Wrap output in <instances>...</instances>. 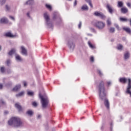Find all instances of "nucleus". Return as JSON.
<instances>
[{"label": "nucleus", "instance_id": "412c9836", "mask_svg": "<svg viewBox=\"0 0 131 131\" xmlns=\"http://www.w3.org/2000/svg\"><path fill=\"white\" fill-rule=\"evenodd\" d=\"M16 53V49H12L9 52V55L10 56H12L13 54H15Z\"/></svg>", "mask_w": 131, "mask_h": 131}, {"label": "nucleus", "instance_id": "72a5a7b5", "mask_svg": "<svg viewBox=\"0 0 131 131\" xmlns=\"http://www.w3.org/2000/svg\"><path fill=\"white\" fill-rule=\"evenodd\" d=\"M32 105H33V106H34V107H37V103H36V102L34 101L32 103Z\"/></svg>", "mask_w": 131, "mask_h": 131}, {"label": "nucleus", "instance_id": "09e8293b", "mask_svg": "<svg viewBox=\"0 0 131 131\" xmlns=\"http://www.w3.org/2000/svg\"><path fill=\"white\" fill-rule=\"evenodd\" d=\"M3 84L0 83V90H2V89H3Z\"/></svg>", "mask_w": 131, "mask_h": 131}, {"label": "nucleus", "instance_id": "bf43d9fd", "mask_svg": "<svg viewBox=\"0 0 131 131\" xmlns=\"http://www.w3.org/2000/svg\"><path fill=\"white\" fill-rule=\"evenodd\" d=\"M2 103H3V104H5V102H4V101H2Z\"/></svg>", "mask_w": 131, "mask_h": 131}, {"label": "nucleus", "instance_id": "f704fd0d", "mask_svg": "<svg viewBox=\"0 0 131 131\" xmlns=\"http://www.w3.org/2000/svg\"><path fill=\"white\" fill-rule=\"evenodd\" d=\"M114 26H115L117 28V29L118 30H119V26L117 24H115Z\"/></svg>", "mask_w": 131, "mask_h": 131}, {"label": "nucleus", "instance_id": "423d86ee", "mask_svg": "<svg viewBox=\"0 0 131 131\" xmlns=\"http://www.w3.org/2000/svg\"><path fill=\"white\" fill-rule=\"evenodd\" d=\"M94 26L96 28H98V29L102 30V29H104V28H105V25L103 21H97L95 23Z\"/></svg>", "mask_w": 131, "mask_h": 131}, {"label": "nucleus", "instance_id": "58836bf2", "mask_svg": "<svg viewBox=\"0 0 131 131\" xmlns=\"http://www.w3.org/2000/svg\"><path fill=\"white\" fill-rule=\"evenodd\" d=\"M23 83H24V86L25 87L27 86V82H26V81H24V82H23Z\"/></svg>", "mask_w": 131, "mask_h": 131}, {"label": "nucleus", "instance_id": "a878e982", "mask_svg": "<svg viewBox=\"0 0 131 131\" xmlns=\"http://www.w3.org/2000/svg\"><path fill=\"white\" fill-rule=\"evenodd\" d=\"M123 29L126 31L127 33H130L131 30L129 28H123Z\"/></svg>", "mask_w": 131, "mask_h": 131}, {"label": "nucleus", "instance_id": "4d7b16f0", "mask_svg": "<svg viewBox=\"0 0 131 131\" xmlns=\"http://www.w3.org/2000/svg\"><path fill=\"white\" fill-rule=\"evenodd\" d=\"M2 50V47L0 46V51Z\"/></svg>", "mask_w": 131, "mask_h": 131}, {"label": "nucleus", "instance_id": "13d9d810", "mask_svg": "<svg viewBox=\"0 0 131 131\" xmlns=\"http://www.w3.org/2000/svg\"><path fill=\"white\" fill-rule=\"evenodd\" d=\"M10 85H12V82H10Z\"/></svg>", "mask_w": 131, "mask_h": 131}, {"label": "nucleus", "instance_id": "9d476101", "mask_svg": "<svg viewBox=\"0 0 131 131\" xmlns=\"http://www.w3.org/2000/svg\"><path fill=\"white\" fill-rule=\"evenodd\" d=\"M129 57H130V53H129L128 51L125 52L124 54V60H125V61L128 60Z\"/></svg>", "mask_w": 131, "mask_h": 131}, {"label": "nucleus", "instance_id": "b1692460", "mask_svg": "<svg viewBox=\"0 0 131 131\" xmlns=\"http://www.w3.org/2000/svg\"><path fill=\"white\" fill-rule=\"evenodd\" d=\"M88 45L90 47V48H91V49H96V47L94 45H93V44H92V43L91 42V41H88Z\"/></svg>", "mask_w": 131, "mask_h": 131}, {"label": "nucleus", "instance_id": "c756f323", "mask_svg": "<svg viewBox=\"0 0 131 131\" xmlns=\"http://www.w3.org/2000/svg\"><path fill=\"white\" fill-rule=\"evenodd\" d=\"M120 21H122L123 22H125V21H127V18L120 17Z\"/></svg>", "mask_w": 131, "mask_h": 131}, {"label": "nucleus", "instance_id": "79ce46f5", "mask_svg": "<svg viewBox=\"0 0 131 131\" xmlns=\"http://www.w3.org/2000/svg\"><path fill=\"white\" fill-rule=\"evenodd\" d=\"M90 60L91 61V62H94V57L92 56V57L90 58Z\"/></svg>", "mask_w": 131, "mask_h": 131}, {"label": "nucleus", "instance_id": "473e14b6", "mask_svg": "<svg viewBox=\"0 0 131 131\" xmlns=\"http://www.w3.org/2000/svg\"><path fill=\"white\" fill-rule=\"evenodd\" d=\"M1 72L2 73H4V72H5V67H2L1 68Z\"/></svg>", "mask_w": 131, "mask_h": 131}, {"label": "nucleus", "instance_id": "f8f14e48", "mask_svg": "<svg viewBox=\"0 0 131 131\" xmlns=\"http://www.w3.org/2000/svg\"><path fill=\"white\" fill-rule=\"evenodd\" d=\"M15 60L17 62H21V61H23L22 57L18 54L15 55Z\"/></svg>", "mask_w": 131, "mask_h": 131}, {"label": "nucleus", "instance_id": "aec40b11", "mask_svg": "<svg viewBox=\"0 0 131 131\" xmlns=\"http://www.w3.org/2000/svg\"><path fill=\"white\" fill-rule=\"evenodd\" d=\"M25 92L24 91H22L20 93L16 95V98H19V97H22V96H24Z\"/></svg>", "mask_w": 131, "mask_h": 131}, {"label": "nucleus", "instance_id": "1a4fd4ad", "mask_svg": "<svg viewBox=\"0 0 131 131\" xmlns=\"http://www.w3.org/2000/svg\"><path fill=\"white\" fill-rule=\"evenodd\" d=\"M20 50L21 54L22 55H24V56H27V50L25 49V47H24V46H21Z\"/></svg>", "mask_w": 131, "mask_h": 131}, {"label": "nucleus", "instance_id": "4c0bfd02", "mask_svg": "<svg viewBox=\"0 0 131 131\" xmlns=\"http://www.w3.org/2000/svg\"><path fill=\"white\" fill-rule=\"evenodd\" d=\"M81 25H82L81 21H80L78 25V28H81Z\"/></svg>", "mask_w": 131, "mask_h": 131}, {"label": "nucleus", "instance_id": "7c9ffc66", "mask_svg": "<svg viewBox=\"0 0 131 131\" xmlns=\"http://www.w3.org/2000/svg\"><path fill=\"white\" fill-rule=\"evenodd\" d=\"M0 4L1 6L5 5V4H6V0H1Z\"/></svg>", "mask_w": 131, "mask_h": 131}, {"label": "nucleus", "instance_id": "c9c22d12", "mask_svg": "<svg viewBox=\"0 0 131 131\" xmlns=\"http://www.w3.org/2000/svg\"><path fill=\"white\" fill-rule=\"evenodd\" d=\"M89 29H90V30H91V31H92V32H96V30H95V29H94L93 28H90Z\"/></svg>", "mask_w": 131, "mask_h": 131}, {"label": "nucleus", "instance_id": "4be33fe9", "mask_svg": "<svg viewBox=\"0 0 131 131\" xmlns=\"http://www.w3.org/2000/svg\"><path fill=\"white\" fill-rule=\"evenodd\" d=\"M117 6L118 7V8H122L123 7V2L121 1H119L118 2Z\"/></svg>", "mask_w": 131, "mask_h": 131}, {"label": "nucleus", "instance_id": "20e7f679", "mask_svg": "<svg viewBox=\"0 0 131 131\" xmlns=\"http://www.w3.org/2000/svg\"><path fill=\"white\" fill-rule=\"evenodd\" d=\"M39 97L41 99V103L42 105V108H46L48 107L49 105V98L46 96H42L41 94H39Z\"/></svg>", "mask_w": 131, "mask_h": 131}, {"label": "nucleus", "instance_id": "393cba45", "mask_svg": "<svg viewBox=\"0 0 131 131\" xmlns=\"http://www.w3.org/2000/svg\"><path fill=\"white\" fill-rule=\"evenodd\" d=\"M109 32L110 33H114L115 32V28H114L113 27L110 28Z\"/></svg>", "mask_w": 131, "mask_h": 131}, {"label": "nucleus", "instance_id": "a18cd8bd", "mask_svg": "<svg viewBox=\"0 0 131 131\" xmlns=\"http://www.w3.org/2000/svg\"><path fill=\"white\" fill-rule=\"evenodd\" d=\"M127 6L129 8H131V4L129 3H127Z\"/></svg>", "mask_w": 131, "mask_h": 131}, {"label": "nucleus", "instance_id": "6ab92c4d", "mask_svg": "<svg viewBox=\"0 0 131 131\" xmlns=\"http://www.w3.org/2000/svg\"><path fill=\"white\" fill-rule=\"evenodd\" d=\"M15 107L18 109V111H22V107H21V105L19 103H16L15 105Z\"/></svg>", "mask_w": 131, "mask_h": 131}, {"label": "nucleus", "instance_id": "c03bdc74", "mask_svg": "<svg viewBox=\"0 0 131 131\" xmlns=\"http://www.w3.org/2000/svg\"><path fill=\"white\" fill-rule=\"evenodd\" d=\"M40 118H41V115H37V119H40Z\"/></svg>", "mask_w": 131, "mask_h": 131}, {"label": "nucleus", "instance_id": "5701e85b", "mask_svg": "<svg viewBox=\"0 0 131 131\" xmlns=\"http://www.w3.org/2000/svg\"><path fill=\"white\" fill-rule=\"evenodd\" d=\"M27 114H28L29 116H32V115H33L34 114V113H33V111L31 110H29L27 112Z\"/></svg>", "mask_w": 131, "mask_h": 131}, {"label": "nucleus", "instance_id": "ddd939ff", "mask_svg": "<svg viewBox=\"0 0 131 131\" xmlns=\"http://www.w3.org/2000/svg\"><path fill=\"white\" fill-rule=\"evenodd\" d=\"M121 12L122 14H126V13L128 12V9H127L126 7H124L121 9Z\"/></svg>", "mask_w": 131, "mask_h": 131}, {"label": "nucleus", "instance_id": "37998d69", "mask_svg": "<svg viewBox=\"0 0 131 131\" xmlns=\"http://www.w3.org/2000/svg\"><path fill=\"white\" fill-rule=\"evenodd\" d=\"M9 18H10V19H11V20H13V21H15V18L14 17L10 16Z\"/></svg>", "mask_w": 131, "mask_h": 131}, {"label": "nucleus", "instance_id": "dca6fc26", "mask_svg": "<svg viewBox=\"0 0 131 131\" xmlns=\"http://www.w3.org/2000/svg\"><path fill=\"white\" fill-rule=\"evenodd\" d=\"M34 4V0H28L25 5H32Z\"/></svg>", "mask_w": 131, "mask_h": 131}, {"label": "nucleus", "instance_id": "9b49d317", "mask_svg": "<svg viewBox=\"0 0 131 131\" xmlns=\"http://www.w3.org/2000/svg\"><path fill=\"white\" fill-rule=\"evenodd\" d=\"M106 8L108 10V11L110 14H113V12H114V10H113V8L110 5L107 4L106 5Z\"/></svg>", "mask_w": 131, "mask_h": 131}, {"label": "nucleus", "instance_id": "6e6552de", "mask_svg": "<svg viewBox=\"0 0 131 131\" xmlns=\"http://www.w3.org/2000/svg\"><path fill=\"white\" fill-rule=\"evenodd\" d=\"M94 15L96 16V17L101 18V19H105L106 18V16L102 12L96 11L94 12Z\"/></svg>", "mask_w": 131, "mask_h": 131}, {"label": "nucleus", "instance_id": "4468645a", "mask_svg": "<svg viewBox=\"0 0 131 131\" xmlns=\"http://www.w3.org/2000/svg\"><path fill=\"white\" fill-rule=\"evenodd\" d=\"M0 23H8V18L6 17H2L0 19Z\"/></svg>", "mask_w": 131, "mask_h": 131}, {"label": "nucleus", "instance_id": "2f4dec72", "mask_svg": "<svg viewBox=\"0 0 131 131\" xmlns=\"http://www.w3.org/2000/svg\"><path fill=\"white\" fill-rule=\"evenodd\" d=\"M46 7L47 9H49V10H52V6H51V5L46 4Z\"/></svg>", "mask_w": 131, "mask_h": 131}, {"label": "nucleus", "instance_id": "f3484780", "mask_svg": "<svg viewBox=\"0 0 131 131\" xmlns=\"http://www.w3.org/2000/svg\"><path fill=\"white\" fill-rule=\"evenodd\" d=\"M6 36H8V37H16V36L13 35L11 32L6 33Z\"/></svg>", "mask_w": 131, "mask_h": 131}, {"label": "nucleus", "instance_id": "f03ea898", "mask_svg": "<svg viewBox=\"0 0 131 131\" xmlns=\"http://www.w3.org/2000/svg\"><path fill=\"white\" fill-rule=\"evenodd\" d=\"M8 124L9 125H12V126H15V127H20V126H22V121H21L20 118L14 117L8 121Z\"/></svg>", "mask_w": 131, "mask_h": 131}, {"label": "nucleus", "instance_id": "39448f33", "mask_svg": "<svg viewBox=\"0 0 131 131\" xmlns=\"http://www.w3.org/2000/svg\"><path fill=\"white\" fill-rule=\"evenodd\" d=\"M44 18L48 28H52V27H53V25L50 21V16L49 14L48 13H44Z\"/></svg>", "mask_w": 131, "mask_h": 131}, {"label": "nucleus", "instance_id": "a211bd4d", "mask_svg": "<svg viewBox=\"0 0 131 131\" xmlns=\"http://www.w3.org/2000/svg\"><path fill=\"white\" fill-rule=\"evenodd\" d=\"M81 10H82L83 11H88L89 7L87 6L86 5H84L82 6Z\"/></svg>", "mask_w": 131, "mask_h": 131}, {"label": "nucleus", "instance_id": "0eeeda50", "mask_svg": "<svg viewBox=\"0 0 131 131\" xmlns=\"http://www.w3.org/2000/svg\"><path fill=\"white\" fill-rule=\"evenodd\" d=\"M67 46L69 47L71 51H73L75 48V43L73 42L72 40H69L68 42Z\"/></svg>", "mask_w": 131, "mask_h": 131}, {"label": "nucleus", "instance_id": "bb28decb", "mask_svg": "<svg viewBox=\"0 0 131 131\" xmlns=\"http://www.w3.org/2000/svg\"><path fill=\"white\" fill-rule=\"evenodd\" d=\"M117 49L119 51L123 50V46L121 45V44H119L117 47Z\"/></svg>", "mask_w": 131, "mask_h": 131}, {"label": "nucleus", "instance_id": "ea45409f", "mask_svg": "<svg viewBox=\"0 0 131 131\" xmlns=\"http://www.w3.org/2000/svg\"><path fill=\"white\" fill-rule=\"evenodd\" d=\"M77 5V1L75 0L74 3V7H75Z\"/></svg>", "mask_w": 131, "mask_h": 131}, {"label": "nucleus", "instance_id": "6e6d98bb", "mask_svg": "<svg viewBox=\"0 0 131 131\" xmlns=\"http://www.w3.org/2000/svg\"><path fill=\"white\" fill-rule=\"evenodd\" d=\"M130 25L131 26V19H130Z\"/></svg>", "mask_w": 131, "mask_h": 131}, {"label": "nucleus", "instance_id": "7ed1b4c3", "mask_svg": "<svg viewBox=\"0 0 131 131\" xmlns=\"http://www.w3.org/2000/svg\"><path fill=\"white\" fill-rule=\"evenodd\" d=\"M127 80L128 85L126 88V93H127L128 95H129L131 98V79H126V78H120L119 79L120 82H122V83H126Z\"/></svg>", "mask_w": 131, "mask_h": 131}, {"label": "nucleus", "instance_id": "a19ab883", "mask_svg": "<svg viewBox=\"0 0 131 131\" xmlns=\"http://www.w3.org/2000/svg\"><path fill=\"white\" fill-rule=\"evenodd\" d=\"M6 9L7 10V11H9V10H10V6L8 5H6Z\"/></svg>", "mask_w": 131, "mask_h": 131}, {"label": "nucleus", "instance_id": "2eb2a0df", "mask_svg": "<svg viewBox=\"0 0 131 131\" xmlns=\"http://www.w3.org/2000/svg\"><path fill=\"white\" fill-rule=\"evenodd\" d=\"M19 89H21V84H18L13 89V91H14V92H17Z\"/></svg>", "mask_w": 131, "mask_h": 131}, {"label": "nucleus", "instance_id": "603ef678", "mask_svg": "<svg viewBox=\"0 0 131 131\" xmlns=\"http://www.w3.org/2000/svg\"><path fill=\"white\" fill-rule=\"evenodd\" d=\"M85 1L88 3L91 2V0H85Z\"/></svg>", "mask_w": 131, "mask_h": 131}, {"label": "nucleus", "instance_id": "de8ad7c7", "mask_svg": "<svg viewBox=\"0 0 131 131\" xmlns=\"http://www.w3.org/2000/svg\"><path fill=\"white\" fill-rule=\"evenodd\" d=\"M27 15L28 16V17H29V18H30V13H29V12H28L27 13Z\"/></svg>", "mask_w": 131, "mask_h": 131}, {"label": "nucleus", "instance_id": "e433bc0d", "mask_svg": "<svg viewBox=\"0 0 131 131\" xmlns=\"http://www.w3.org/2000/svg\"><path fill=\"white\" fill-rule=\"evenodd\" d=\"M10 64H11V60H7V65H8V66H9L10 65Z\"/></svg>", "mask_w": 131, "mask_h": 131}, {"label": "nucleus", "instance_id": "49530a36", "mask_svg": "<svg viewBox=\"0 0 131 131\" xmlns=\"http://www.w3.org/2000/svg\"><path fill=\"white\" fill-rule=\"evenodd\" d=\"M88 4H89V5L90 6L91 8H93V4H92V3L89 2Z\"/></svg>", "mask_w": 131, "mask_h": 131}, {"label": "nucleus", "instance_id": "c85d7f7f", "mask_svg": "<svg viewBox=\"0 0 131 131\" xmlns=\"http://www.w3.org/2000/svg\"><path fill=\"white\" fill-rule=\"evenodd\" d=\"M107 25L108 26H110V25H111V19H110V18H108V19L107 20Z\"/></svg>", "mask_w": 131, "mask_h": 131}, {"label": "nucleus", "instance_id": "5fc2aeb1", "mask_svg": "<svg viewBox=\"0 0 131 131\" xmlns=\"http://www.w3.org/2000/svg\"><path fill=\"white\" fill-rule=\"evenodd\" d=\"M9 113V112H8V111H5V112H4V114H8Z\"/></svg>", "mask_w": 131, "mask_h": 131}, {"label": "nucleus", "instance_id": "8fccbe9b", "mask_svg": "<svg viewBox=\"0 0 131 131\" xmlns=\"http://www.w3.org/2000/svg\"><path fill=\"white\" fill-rule=\"evenodd\" d=\"M87 35H88V36H93V34H90V33H88Z\"/></svg>", "mask_w": 131, "mask_h": 131}, {"label": "nucleus", "instance_id": "3c124183", "mask_svg": "<svg viewBox=\"0 0 131 131\" xmlns=\"http://www.w3.org/2000/svg\"><path fill=\"white\" fill-rule=\"evenodd\" d=\"M111 82L110 81L107 82V85H111Z\"/></svg>", "mask_w": 131, "mask_h": 131}, {"label": "nucleus", "instance_id": "f257e3e1", "mask_svg": "<svg viewBox=\"0 0 131 131\" xmlns=\"http://www.w3.org/2000/svg\"><path fill=\"white\" fill-rule=\"evenodd\" d=\"M99 97L101 100H104V105L107 109H109L110 107V103L109 100L106 99V93H105V88H104V82H101L99 86Z\"/></svg>", "mask_w": 131, "mask_h": 131}, {"label": "nucleus", "instance_id": "cd10ccee", "mask_svg": "<svg viewBox=\"0 0 131 131\" xmlns=\"http://www.w3.org/2000/svg\"><path fill=\"white\" fill-rule=\"evenodd\" d=\"M27 95L30 96H33V95H34V93H33L32 91H28Z\"/></svg>", "mask_w": 131, "mask_h": 131}, {"label": "nucleus", "instance_id": "864d4df0", "mask_svg": "<svg viewBox=\"0 0 131 131\" xmlns=\"http://www.w3.org/2000/svg\"><path fill=\"white\" fill-rule=\"evenodd\" d=\"M98 73H99L100 75H102V73L101 72V71H98Z\"/></svg>", "mask_w": 131, "mask_h": 131}]
</instances>
